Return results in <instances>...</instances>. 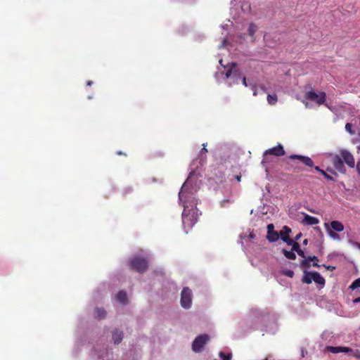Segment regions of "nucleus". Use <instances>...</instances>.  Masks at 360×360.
Segmentation results:
<instances>
[{
  "label": "nucleus",
  "mask_w": 360,
  "mask_h": 360,
  "mask_svg": "<svg viewBox=\"0 0 360 360\" xmlns=\"http://www.w3.org/2000/svg\"><path fill=\"white\" fill-rule=\"evenodd\" d=\"M314 169L316 170L317 172L321 173V171H323V169H321L318 166H316L314 167Z\"/></svg>",
  "instance_id": "4c0bfd02"
},
{
  "label": "nucleus",
  "mask_w": 360,
  "mask_h": 360,
  "mask_svg": "<svg viewBox=\"0 0 360 360\" xmlns=\"http://www.w3.org/2000/svg\"><path fill=\"white\" fill-rule=\"evenodd\" d=\"M356 245L360 249V243H356Z\"/></svg>",
  "instance_id": "c03bdc74"
},
{
  "label": "nucleus",
  "mask_w": 360,
  "mask_h": 360,
  "mask_svg": "<svg viewBox=\"0 0 360 360\" xmlns=\"http://www.w3.org/2000/svg\"><path fill=\"white\" fill-rule=\"evenodd\" d=\"M290 232L291 229L287 226H285L283 227V230H282L280 233L281 240L286 243L288 245H291L294 241L289 236Z\"/></svg>",
  "instance_id": "f8f14e48"
},
{
  "label": "nucleus",
  "mask_w": 360,
  "mask_h": 360,
  "mask_svg": "<svg viewBox=\"0 0 360 360\" xmlns=\"http://www.w3.org/2000/svg\"><path fill=\"white\" fill-rule=\"evenodd\" d=\"M235 179H236V181H237L238 182H240V181H241V176H240V175H236V176H235Z\"/></svg>",
  "instance_id": "e433bc0d"
},
{
  "label": "nucleus",
  "mask_w": 360,
  "mask_h": 360,
  "mask_svg": "<svg viewBox=\"0 0 360 360\" xmlns=\"http://www.w3.org/2000/svg\"><path fill=\"white\" fill-rule=\"evenodd\" d=\"M236 67V63H231L230 64V68L226 71V74H225V76L226 78H229L231 76V74H232V72H233V70Z\"/></svg>",
  "instance_id": "b1692460"
},
{
  "label": "nucleus",
  "mask_w": 360,
  "mask_h": 360,
  "mask_svg": "<svg viewBox=\"0 0 360 360\" xmlns=\"http://www.w3.org/2000/svg\"><path fill=\"white\" fill-rule=\"evenodd\" d=\"M307 243H308L307 239H304V241H303V243H304V245H307Z\"/></svg>",
  "instance_id": "79ce46f5"
},
{
  "label": "nucleus",
  "mask_w": 360,
  "mask_h": 360,
  "mask_svg": "<svg viewBox=\"0 0 360 360\" xmlns=\"http://www.w3.org/2000/svg\"><path fill=\"white\" fill-rule=\"evenodd\" d=\"M291 245L293 252H296L300 256H301L303 258L306 257L304 251L301 250L300 245L298 243L293 241V243L291 244Z\"/></svg>",
  "instance_id": "f3484780"
},
{
  "label": "nucleus",
  "mask_w": 360,
  "mask_h": 360,
  "mask_svg": "<svg viewBox=\"0 0 360 360\" xmlns=\"http://www.w3.org/2000/svg\"><path fill=\"white\" fill-rule=\"evenodd\" d=\"M274 155V156H276V157H281V156L284 155H285V150L283 149V146L279 143L276 146L266 150L264 153V155H263L264 158H263V160L262 162L263 164L269 162V160H268V155Z\"/></svg>",
  "instance_id": "423d86ee"
},
{
  "label": "nucleus",
  "mask_w": 360,
  "mask_h": 360,
  "mask_svg": "<svg viewBox=\"0 0 360 360\" xmlns=\"http://www.w3.org/2000/svg\"><path fill=\"white\" fill-rule=\"evenodd\" d=\"M106 316V311L102 308H96L95 309V317L101 319Z\"/></svg>",
  "instance_id": "aec40b11"
},
{
  "label": "nucleus",
  "mask_w": 360,
  "mask_h": 360,
  "mask_svg": "<svg viewBox=\"0 0 360 360\" xmlns=\"http://www.w3.org/2000/svg\"><path fill=\"white\" fill-rule=\"evenodd\" d=\"M332 163L335 169H337L341 174H345L347 169L344 165V162L342 159L341 155H335L332 158Z\"/></svg>",
  "instance_id": "1a4fd4ad"
},
{
  "label": "nucleus",
  "mask_w": 360,
  "mask_h": 360,
  "mask_svg": "<svg viewBox=\"0 0 360 360\" xmlns=\"http://www.w3.org/2000/svg\"><path fill=\"white\" fill-rule=\"evenodd\" d=\"M312 278H313V281L319 284V285H325V283H326V281H325V278L318 272L316 271H313V274H312Z\"/></svg>",
  "instance_id": "4468645a"
},
{
  "label": "nucleus",
  "mask_w": 360,
  "mask_h": 360,
  "mask_svg": "<svg viewBox=\"0 0 360 360\" xmlns=\"http://www.w3.org/2000/svg\"><path fill=\"white\" fill-rule=\"evenodd\" d=\"M312 274H313V272H309V271H304V275L302 278V283H307V284L311 283V282L313 281V278L311 277Z\"/></svg>",
  "instance_id": "6ab92c4d"
},
{
  "label": "nucleus",
  "mask_w": 360,
  "mask_h": 360,
  "mask_svg": "<svg viewBox=\"0 0 360 360\" xmlns=\"http://www.w3.org/2000/svg\"><path fill=\"white\" fill-rule=\"evenodd\" d=\"M202 146H203V148L201 149V151H200L201 153H207V150L205 148L206 145L204 143V144H202Z\"/></svg>",
  "instance_id": "f704fd0d"
},
{
  "label": "nucleus",
  "mask_w": 360,
  "mask_h": 360,
  "mask_svg": "<svg viewBox=\"0 0 360 360\" xmlns=\"http://www.w3.org/2000/svg\"><path fill=\"white\" fill-rule=\"evenodd\" d=\"M326 179L329 181H334V179L330 175L328 174L324 170L321 173Z\"/></svg>",
  "instance_id": "c756f323"
},
{
  "label": "nucleus",
  "mask_w": 360,
  "mask_h": 360,
  "mask_svg": "<svg viewBox=\"0 0 360 360\" xmlns=\"http://www.w3.org/2000/svg\"><path fill=\"white\" fill-rule=\"evenodd\" d=\"M321 266L325 267L327 270H329L330 271H333L335 269V266H333L326 265V264H323Z\"/></svg>",
  "instance_id": "2f4dec72"
},
{
  "label": "nucleus",
  "mask_w": 360,
  "mask_h": 360,
  "mask_svg": "<svg viewBox=\"0 0 360 360\" xmlns=\"http://www.w3.org/2000/svg\"><path fill=\"white\" fill-rule=\"evenodd\" d=\"M288 159L293 162V163L291 164V166L293 167L297 172L302 171V169L298 166V165L295 162V160H298L300 162L302 163L304 165L308 167H314V162L308 156L301 155H290L288 156Z\"/></svg>",
  "instance_id": "f03ea898"
},
{
  "label": "nucleus",
  "mask_w": 360,
  "mask_h": 360,
  "mask_svg": "<svg viewBox=\"0 0 360 360\" xmlns=\"http://www.w3.org/2000/svg\"><path fill=\"white\" fill-rule=\"evenodd\" d=\"M345 129L347 132H349L351 135H353L355 134V131L352 130V126L350 123H347L345 124Z\"/></svg>",
  "instance_id": "c85d7f7f"
},
{
  "label": "nucleus",
  "mask_w": 360,
  "mask_h": 360,
  "mask_svg": "<svg viewBox=\"0 0 360 360\" xmlns=\"http://www.w3.org/2000/svg\"><path fill=\"white\" fill-rule=\"evenodd\" d=\"M243 84L245 86H248L246 78L245 77L243 78Z\"/></svg>",
  "instance_id": "58836bf2"
},
{
  "label": "nucleus",
  "mask_w": 360,
  "mask_h": 360,
  "mask_svg": "<svg viewBox=\"0 0 360 360\" xmlns=\"http://www.w3.org/2000/svg\"><path fill=\"white\" fill-rule=\"evenodd\" d=\"M221 360H231L232 354L231 353L225 354L223 352H220L219 354Z\"/></svg>",
  "instance_id": "393cba45"
},
{
  "label": "nucleus",
  "mask_w": 360,
  "mask_h": 360,
  "mask_svg": "<svg viewBox=\"0 0 360 360\" xmlns=\"http://www.w3.org/2000/svg\"><path fill=\"white\" fill-rule=\"evenodd\" d=\"M358 150H360V145L358 146Z\"/></svg>",
  "instance_id": "09e8293b"
},
{
  "label": "nucleus",
  "mask_w": 360,
  "mask_h": 360,
  "mask_svg": "<svg viewBox=\"0 0 360 360\" xmlns=\"http://www.w3.org/2000/svg\"><path fill=\"white\" fill-rule=\"evenodd\" d=\"M283 253L285 255V257L290 259H296V255L293 252L292 249L291 250H283Z\"/></svg>",
  "instance_id": "412c9836"
},
{
  "label": "nucleus",
  "mask_w": 360,
  "mask_h": 360,
  "mask_svg": "<svg viewBox=\"0 0 360 360\" xmlns=\"http://www.w3.org/2000/svg\"><path fill=\"white\" fill-rule=\"evenodd\" d=\"M319 223V220L314 217L310 216L309 214H305L304 217L302 220V224L305 225H315Z\"/></svg>",
  "instance_id": "ddd939ff"
},
{
  "label": "nucleus",
  "mask_w": 360,
  "mask_h": 360,
  "mask_svg": "<svg viewBox=\"0 0 360 360\" xmlns=\"http://www.w3.org/2000/svg\"><path fill=\"white\" fill-rule=\"evenodd\" d=\"M267 360V359H266Z\"/></svg>",
  "instance_id": "8fccbe9b"
},
{
  "label": "nucleus",
  "mask_w": 360,
  "mask_h": 360,
  "mask_svg": "<svg viewBox=\"0 0 360 360\" xmlns=\"http://www.w3.org/2000/svg\"><path fill=\"white\" fill-rule=\"evenodd\" d=\"M301 266L304 269H307L310 266L309 260H308L307 257L301 262Z\"/></svg>",
  "instance_id": "bb28decb"
},
{
  "label": "nucleus",
  "mask_w": 360,
  "mask_h": 360,
  "mask_svg": "<svg viewBox=\"0 0 360 360\" xmlns=\"http://www.w3.org/2000/svg\"><path fill=\"white\" fill-rule=\"evenodd\" d=\"M284 274L288 277H290L292 278L294 275V272L292 271V270H286L285 272H284Z\"/></svg>",
  "instance_id": "7c9ffc66"
},
{
  "label": "nucleus",
  "mask_w": 360,
  "mask_h": 360,
  "mask_svg": "<svg viewBox=\"0 0 360 360\" xmlns=\"http://www.w3.org/2000/svg\"><path fill=\"white\" fill-rule=\"evenodd\" d=\"M279 238V235L277 231H274V226L273 224L267 225V236L266 238L270 242H275Z\"/></svg>",
  "instance_id": "9b49d317"
},
{
  "label": "nucleus",
  "mask_w": 360,
  "mask_h": 360,
  "mask_svg": "<svg viewBox=\"0 0 360 360\" xmlns=\"http://www.w3.org/2000/svg\"><path fill=\"white\" fill-rule=\"evenodd\" d=\"M129 264L132 269L139 273H143L148 267L147 259L142 257H134L131 258Z\"/></svg>",
  "instance_id": "7ed1b4c3"
},
{
  "label": "nucleus",
  "mask_w": 360,
  "mask_h": 360,
  "mask_svg": "<svg viewBox=\"0 0 360 360\" xmlns=\"http://www.w3.org/2000/svg\"><path fill=\"white\" fill-rule=\"evenodd\" d=\"M117 155H122V153L121 151L117 152Z\"/></svg>",
  "instance_id": "49530a36"
},
{
  "label": "nucleus",
  "mask_w": 360,
  "mask_h": 360,
  "mask_svg": "<svg viewBox=\"0 0 360 360\" xmlns=\"http://www.w3.org/2000/svg\"><path fill=\"white\" fill-rule=\"evenodd\" d=\"M331 230L333 231L341 232L344 230L343 224L338 221H333L330 222Z\"/></svg>",
  "instance_id": "2eb2a0df"
},
{
  "label": "nucleus",
  "mask_w": 360,
  "mask_h": 360,
  "mask_svg": "<svg viewBox=\"0 0 360 360\" xmlns=\"http://www.w3.org/2000/svg\"><path fill=\"white\" fill-rule=\"evenodd\" d=\"M250 238H254L253 234H250Z\"/></svg>",
  "instance_id": "de8ad7c7"
},
{
  "label": "nucleus",
  "mask_w": 360,
  "mask_h": 360,
  "mask_svg": "<svg viewBox=\"0 0 360 360\" xmlns=\"http://www.w3.org/2000/svg\"><path fill=\"white\" fill-rule=\"evenodd\" d=\"M123 338V333L122 331H119L118 330H115L112 333V340L115 345L120 344Z\"/></svg>",
  "instance_id": "dca6fc26"
},
{
  "label": "nucleus",
  "mask_w": 360,
  "mask_h": 360,
  "mask_svg": "<svg viewBox=\"0 0 360 360\" xmlns=\"http://www.w3.org/2000/svg\"><path fill=\"white\" fill-rule=\"evenodd\" d=\"M253 95H254V96H256V95H257V91H256V90H255V91H254Z\"/></svg>",
  "instance_id": "a18cd8bd"
},
{
  "label": "nucleus",
  "mask_w": 360,
  "mask_h": 360,
  "mask_svg": "<svg viewBox=\"0 0 360 360\" xmlns=\"http://www.w3.org/2000/svg\"><path fill=\"white\" fill-rule=\"evenodd\" d=\"M257 31V26L254 23H250L248 27V33L250 36L253 37Z\"/></svg>",
  "instance_id": "5701e85b"
},
{
  "label": "nucleus",
  "mask_w": 360,
  "mask_h": 360,
  "mask_svg": "<svg viewBox=\"0 0 360 360\" xmlns=\"http://www.w3.org/2000/svg\"><path fill=\"white\" fill-rule=\"evenodd\" d=\"M358 288H360V278L354 280L349 286V288H351L352 290H354Z\"/></svg>",
  "instance_id": "a878e982"
},
{
  "label": "nucleus",
  "mask_w": 360,
  "mask_h": 360,
  "mask_svg": "<svg viewBox=\"0 0 360 360\" xmlns=\"http://www.w3.org/2000/svg\"><path fill=\"white\" fill-rule=\"evenodd\" d=\"M307 257L308 260H309V262H310V261H315V262H316H316H318V261H319L318 257H317L316 256H315V255H313V256H308V257Z\"/></svg>",
  "instance_id": "473e14b6"
},
{
  "label": "nucleus",
  "mask_w": 360,
  "mask_h": 360,
  "mask_svg": "<svg viewBox=\"0 0 360 360\" xmlns=\"http://www.w3.org/2000/svg\"><path fill=\"white\" fill-rule=\"evenodd\" d=\"M356 168L357 173L360 176V160L357 162Z\"/></svg>",
  "instance_id": "72a5a7b5"
},
{
  "label": "nucleus",
  "mask_w": 360,
  "mask_h": 360,
  "mask_svg": "<svg viewBox=\"0 0 360 360\" xmlns=\"http://www.w3.org/2000/svg\"><path fill=\"white\" fill-rule=\"evenodd\" d=\"M328 234L330 235V236L335 239V240H339L340 239V236L338 233H336L335 231H333V230L331 229H328Z\"/></svg>",
  "instance_id": "cd10ccee"
},
{
  "label": "nucleus",
  "mask_w": 360,
  "mask_h": 360,
  "mask_svg": "<svg viewBox=\"0 0 360 360\" xmlns=\"http://www.w3.org/2000/svg\"><path fill=\"white\" fill-rule=\"evenodd\" d=\"M179 200L182 202L184 206V211L182 212V224L185 231L187 233L198 221V214L196 210L193 206L196 205L194 198L188 200V193L184 191L182 187L179 193Z\"/></svg>",
  "instance_id": "f257e3e1"
},
{
  "label": "nucleus",
  "mask_w": 360,
  "mask_h": 360,
  "mask_svg": "<svg viewBox=\"0 0 360 360\" xmlns=\"http://www.w3.org/2000/svg\"><path fill=\"white\" fill-rule=\"evenodd\" d=\"M353 302H354V304L359 303V302H360V297H356V298L354 299V300H353Z\"/></svg>",
  "instance_id": "c9c22d12"
},
{
  "label": "nucleus",
  "mask_w": 360,
  "mask_h": 360,
  "mask_svg": "<svg viewBox=\"0 0 360 360\" xmlns=\"http://www.w3.org/2000/svg\"><path fill=\"white\" fill-rule=\"evenodd\" d=\"M192 291L188 287H184L181 293L180 303L184 309H190L192 304Z\"/></svg>",
  "instance_id": "20e7f679"
},
{
  "label": "nucleus",
  "mask_w": 360,
  "mask_h": 360,
  "mask_svg": "<svg viewBox=\"0 0 360 360\" xmlns=\"http://www.w3.org/2000/svg\"><path fill=\"white\" fill-rule=\"evenodd\" d=\"M278 101V97L276 94H269L267 96V101L270 105H275Z\"/></svg>",
  "instance_id": "4be33fe9"
},
{
  "label": "nucleus",
  "mask_w": 360,
  "mask_h": 360,
  "mask_svg": "<svg viewBox=\"0 0 360 360\" xmlns=\"http://www.w3.org/2000/svg\"><path fill=\"white\" fill-rule=\"evenodd\" d=\"M116 299L119 302H120L122 304H127V295L126 292L120 291L116 295Z\"/></svg>",
  "instance_id": "a211bd4d"
},
{
  "label": "nucleus",
  "mask_w": 360,
  "mask_h": 360,
  "mask_svg": "<svg viewBox=\"0 0 360 360\" xmlns=\"http://www.w3.org/2000/svg\"><path fill=\"white\" fill-rule=\"evenodd\" d=\"M92 83H93V82H92V81H89V82H87V85H88V86H90V85H91V84H92Z\"/></svg>",
  "instance_id": "37998d69"
},
{
  "label": "nucleus",
  "mask_w": 360,
  "mask_h": 360,
  "mask_svg": "<svg viewBox=\"0 0 360 360\" xmlns=\"http://www.w3.org/2000/svg\"><path fill=\"white\" fill-rule=\"evenodd\" d=\"M304 98L307 100L314 101L320 105L325 103L326 98V94L323 91L316 93L314 91L311 90V91H307L305 94Z\"/></svg>",
  "instance_id": "39448f33"
},
{
  "label": "nucleus",
  "mask_w": 360,
  "mask_h": 360,
  "mask_svg": "<svg viewBox=\"0 0 360 360\" xmlns=\"http://www.w3.org/2000/svg\"><path fill=\"white\" fill-rule=\"evenodd\" d=\"M301 236H302L301 233H299L298 235H297L295 237V240H299V238H300Z\"/></svg>",
  "instance_id": "a19ab883"
},
{
  "label": "nucleus",
  "mask_w": 360,
  "mask_h": 360,
  "mask_svg": "<svg viewBox=\"0 0 360 360\" xmlns=\"http://www.w3.org/2000/svg\"><path fill=\"white\" fill-rule=\"evenodd\" d=\"M342 159L349 167L354 168L355 166V159L353 155L347 150L342 149L340 151Z\"/></svg>",
  "instance_id": "6e6552de"
},
{
  "label": "nucleus",
  "mask_w": 360,
  "mask_h": 360,
  "mask_svg": "<svg viewBox=\"0 0 360 360\" xmlns=\"http://www.w3.org/2000/svg\"><path fill=\"white\" fill-rule=\"evenodd\" d=\"M210 337L207 334L200 335L195 338L192 343V349L195 352H199L202 349L203 346L209 340Z\"/></svg>",
  "instance_id": "0eeeda50"
},
{
  "label": "nucleus",
  "mask_w": 360,
  "mask_h": 360,
  "mask_svg": "<svg viewBox=\"0 0 360 360\" xmlns=\"http://www.w3.org/2000/svg\"><path fill=\"white\" fill-rule=\"evenodd\" d=\"M326 350L333 354H337L340 352L349 353V355L354 356V351L347 347H333V346H327Z\"/></svg>",
  "instance_id": "9d476101"
},
{
  "label": "nucleus",
  "mask_w": 360,
  "mask_h": 360,
  "mask_svg": "<svg viewBox=\"0 0 360 360\" xmlns=\"http://www.w3.org/2000/svg\"><path fill=\"white\" fill-rule=\"evenodd\" d=\"M312 265H313V266H314V267H317V268H319V267H320V266H321V265H319V264L316 262V261L315 262H314Z\"/></svg>",
  "instance_id": "ea45409f"
}]
</instances>
